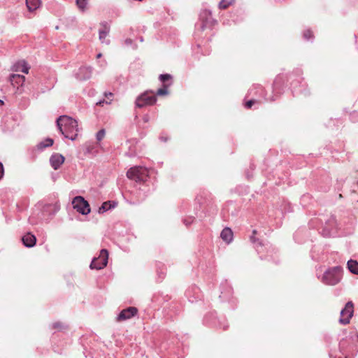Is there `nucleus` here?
I'll list each match as a JSON object with an SVG mask.
<instances>
[{"instance_id": "obj_1", "label": "nucleus", "mask_w": 358, "mask_h": 358, "mask_svg": "<svg viewBox=\"0 0 358 358\" xmlns=\"http://www.w3.org/2000/svg\"><path fill=\"white\" fill-rule=\"evenodd\" d=\"M57 126L61 134L71 141L76 140L78 132V122L67 115H61L57 120Z\"/></svg>"}, {"instance_id": "obj_2", "label": "nucleus", "mask_w": 358, "mask_h": 358, "mask_svg": "<svg viewBox=\"0 0 358 358\" xmlns=\"http://www.w3.org/2000/svg\"><path fill=\"white\" fill-rule=\"evenodd\" d=\"M342 272L341 266L330 268L324 273L321 281L327 285H335L341 281Z\"/></svg>"}, {"instance_id": "obj_3", "label": "nucleus", "mask_w": 358, "mask_h": 358, "mask_svg": "<svg viewBox=\"0 0 358 358\" xmlns=\"http://www.w3.org/2000/svg\"><path fill=\"white\" fill-rule=\"evenodd\" d=\"M127 176L138 182H145L149 176V170L143 166H134L128 170Z\"/></svg>"}, {"instance_id": "obj_4", "label": "nucleus", "mask_w": 358, "mask_h": 358, "mask_svg": "<svg viewBox=\"0 0 358 358\" xmlns=\"http://www.w3.org/2000/svg\"><path fill=\"white\" fill-rule=\"evenodd\" d=\"M108 259V252L106 249H102L100 251L99 256L98 257H94L91 264L90 268L92 269H101L106 266Z\"/></svg>"}, {"instance_id": "obj_5", "label": "nucleus", "mask_w": 358, "mask_h": 358, "mask_svg": "<svg viewBox=\"0 0 358 358\" xmlns=\"http://www.w3.org/2000/svg\"><path fill=\"white\" fill-rule=\"evenodd\" d=\"M72 204L73 208L82 215H87L90 213L89 203L82 196H76L72 201Z\"/></svg>"}, {"instance_id": "obj_6", "label": "nucleus", "mask_w": 358, "mask_h": 358, "mask_svg": "<svg viewBox=\"0 0 358 358\" xmlns=\"http://www.w3.org/2000/svg\"><path fill=\"white\" fill-rule=\"evenodd\" d=\"M354 305L352 301H348L345 307L341 310V317L339 322L342 324H348L350 323V319L353 315Z\"/></svg>"}, {"instance_id": "obj_7", "label": "nucleus", "mask_w": 358, "mask_h": 358, "mask_svg": "<svg viewBox=\"0 0 358 358\" xmlns=\"http://www.w3.org/2000/svg\"><path fill=\"white\" fill-rule=\"evenodd\" d=\"M157 101L155 94H149L148 92H145L138 96L136 100V106L138 108H143L146 106L153 105Z\"/></svg>"}, {"instance_id": "obj_8", "label": "nucleus", "mask_w": 358, "mask_h": 358, "mask_svg": "<svg viewBox=\"0 0 358 358\" xmlns=\"http://www.w3.org/2000/svg\"><path fill=\"white\" fill-rule=\"evenodd\" d=\"M101 26L102 27V29H100L99 31V40L102 43L108 45L110 43V40L106 39V37L110 32V26L106 22H101Z\"/></svg>"}, {"instance_id": "obj_9", "label": "nucleus", "mask_w": 358, "mask_h": 358, "mask_svg": "<svg viewBox=\"0 0 358 358\" xmlns=\"http://www.w3.org/2000/svg\"><path fill=\"white\" fill-rule=\"evenodd\" d=\"M138 313V310L135 307H129L122 310L117 317L118 321L126 320L136 315Z\"/></svg>"}, {"instance_id": "obj_10", "label": "nucleus", "mask_w": 358, "mask_h": 358, "mask_svg": "<svg viewBox=\"0 0 358 358\" xmlns=\"http://www.w3.org/2000/svg\"><path fill=\"white\" fill-rule=\"evenodd\" d=\"M64 157L59 153L53 154L50 158V163L51 166L57 170L64 162Z\"/></svg>"}, {"instance_id": "obj_11", "label": "nucleus", "mask_w": 358, "mask_h": 358, "mask_svg": "<svg viewBox=\"0 0 358 358\" xmlns=\"http://www.w3.org/2000/svg\"><path fill=\"white\" fill-rule=\"evenodd\" d=\"M92 75V68L83 66L80 67L76 73V77L78 79L80 80H87L91 77Z\"/></svg>"}, {"instance_id": "obj_12", "label": "nucleus", "mask_w": 358, "mask_h": 358, "mask_svg": "<svg viewBox=\"0 0 358 358\" xmlns=\"http://www.w3.org/2000/svg\"><path fill=\"white\" fill-rule=\"evenodd\" d=\"M10 82L13 87L17 85V89L19 87H22L25 81V77L19 74H11L9 78Z\"/></svg>"}, {"instance_id": "obj_13", "label": "nucleus", "mask_w": 358, "mask_h": 358, "mask_svg": "<svg viewBox=\"0 0 358 358\" xmlns=\"http://www.w3.org/2000/svg\"><path fill=\"white\" fill-rule=\"evenodd\" d=\"M22 241L23 244L27 248H31L35 245L36 242V238L34 235L31 233H27L22 236Z\"/></svg>"}, {"instance_id": "obj_14", "label": "nucleus", "mask_w": 358, "mask_h": 358, "mask_svg": "<svg viewBox=\"0 0 358 358\" xmlns=\"http://www.w3.org/2000/svg\"><path fill=\"white\" fill-rule=\"evenodd\" d=\"M220 237L227 243H231L233 240V232L231 229L229 227L223 229L220 234Z\"/></svg>"}, {"instance_id": "obj_15", "label": "nucleus", "mask_w": 358, "mask_h": 358, "mask_svg": "<svg viewBox=\"0 0 358 358\" xmlns=\"http://www.w3.org/2000/svg\"><path fill=\"white\" fill-rule=\"evenodd\" d=\"M199 17L200 20L203 21L201 29H203L209 20L211 18V12L209 10L205 9L201 12Z\"/></svg>"}, {"instance_id": "obj_16", "label": "nucleus", "mask_w": 358, "mask_h": 358, "mask_svg": "<svg viewBox=\"0 0 358 358\" xmlns=\"http://www.w3.org/2000/svg\"><path fill=\"white\" fill-rule=\"evenodd\" d=\"M116 206L117 203L115 201H108L103 202L99 208V213H103L111 208H114Z\"/></svg>"}, {"instance_id": "obj_17", "label": "nucleus", "mask_w": 358, "mask_h": 358, "mask_svg": "<svg viewBox=\"0 0 358 358\" xmlns=\"http://www.w3.org/2000/svg\"><path fill=\"white\" fill-rule=\"evenodd\" d=\"M29 66L24 61L19 62L15 66V71H21L25 74L29 73Z\"/></svg>"}, {"instance_id": "obj_18", "label": "nucleus", "mask_w": 358, "mask_h": 358, "mask_svg": "<svg viewBox=\"0 0 358 358\" xmlns=\"http://www.w3.org/2000/svg\"><path fill=\"white\" fill-rule=\"evenodd\" d=\"M40 0H26V5L31 12L36 10L40 6Z\"/></svg>"}, {"instance_id": "obj_19", "label": "nucleus", "mask_w": 358, "mask_h": 358, "mask_svg": "<svg viewBox=\"0 0 358 358\" xmlns=\"http://www.w3.org/2000/svg\"><path fill=\"white\" fill-rule=\"evenodd\" d=\"M347 266L352 273L358 275V262L350 259L348 262Z\"/></svg>"}, {"instance_id": "obj_20", "label": "nucleus", "mask_w": 358, "mask_h": 358, "mask_svg": "<svg viewBox=\"0 0 358 358\" xmlns=\"http://www.w3.org/2000/svg\"><path fill=\"white\" fill-rule=\"evenodd\" d=\"M249 94H259L264 97V89L259 85H254L251 89H250Z\"/></svg>"}, {"instance_id": "obj_21", "label": "nucleus", "mask_w": 358, "mask_h": 358, "mask_svg": "<svg viewBox=\"0 0 358 358\" xmlns=\"http://www.w3.org/2000/svg\"><path fill=\"white\" fill-rule=\"evenodd\" d=\"M76 3L80 11L85 12L87 9V0H76Z\"/></svg>"}, {"instance_id": "obj_22", "label": "nucleus", "mask_w": 358, "mask_h": 358, "mask_svg": "<svg viewBox=\"0 0 358 358\" xmlns=\"http://www.w3.org/2000/svg\"><path fill=\"white\" fill-rule=\"evenodd\" d=\"M53 140L52 138H48L45 141H41L38 144V149H43L47 147H50L53 144Z\"/></svg>"}, {"instance_id": "obj_23", "label": "nucleus", "mask_w": 358, "mask_h": 358, "mask_svg": "<svg viewBox=\"0 0 358 358\" xmlns=\"http://www.w3.org/2000/svg\"><path fill=\"white\" fill-rule=\"evenodd\" d=\"M171 83L169 84H163V87L157 90L156 94L158 96H164L168 94V87L171 85Z\"/></svg>"}, {"instance_id": "obj_24", "label": "nucleus", "mask_w": 358, "mask_h": 358, "mask_svg": "<svg viewBox=\"0 0 358 358\" xmlns=\"http://www.w3.org/2000/svg\"><path fill=\"white\" fill-rule=\"evenodd\" d=\"M235 0H221L219 3V8L220 9H226L230 5H231Z\"/></svg>"}, {"instance_id": "obj_25", "label": "nucleus", "mask_w": 358, "mask_h": 358, "mask_svg": "<svg viewBox=\"0 0 358 358\" xmlns=\"http://www.w3.org/2000/svg\"><path fill=\"white\" fill-rule=\"evenodd\" d=\"M172 76L170 74H161L159 76V80L163 83V84H166V82L171 80Z\"/></svg>"}, {"instance_id": "obj_26", "label": "nucleus", "mask_w": 358, "mask_h": 358, "mask_svg": "<svg viewBox=\"0 0 358 358\" xmlns=\"http://www.w3.org/2000/svg\"><path fill=\"white\" fill-rule=\"evenodd\" d=\"M113 96V94L111 93V92H108V93H105V96L107 99L109 100L108 101H105V100H103V101H99V102L96 103L97 105H102L103 103H110V101H111V97Z\"/></svg>"}, {"instance_id": "obj_27", "label": "nucleus", "mask_w": 358, "mask_h": 358, "mask_svg": "<svg viewBox=\"0 0 358 358\" xmlns=\"http://www.w3.org/2000/svg\"><path fill=\"white\" fill-rule=\"evenodd\" d=\"M105 129H102L99 130L96 134V138L98 141H101L105 136Z\"/></svg>"}, {"instance_id": "obj_28", "label": "nucleus", "mask_w": 358, "mask_h": 358, "mask_svg": "<svg viewBox=\"0 0 358 358\" xmlns=\"http://www.w3.org/2000/svg\"><path fill=\"white\" fill-rule=\"evenodd\" d=\"M52 327L54 329H58V330H61V329H63L65 328V325H64V324H63L61 322H56L52 324Z\"/></svg>"}, {"instance_id": "obj_29", "label": "nucleus", "mask_w": 358, "mask_h": 358, "mask_svg": "<svg viewBox=\"0 0 358 358\" xmlns=\"http://www.w3.org/2000/svg\"><path fill=\"white\" fill-rule=\"evenodd\" d=\"M303 37L306 40H309L313 37V33L310 30L308 29L303 32Z\"/></svg>"}, {"instance_id": "obj_30", "label": "nucleus", "mask_w": 358, "mask_h": 358, "mask_svg": "<svg viewBox=\"0 0 358 358\" xmlns=\"http://www.w3.org/2000/svg\"><path fill=\"white\" fill-rule=\"evenodd\" d=\"M256 233H257V231L253 230V231H252L253 235L256 234ZM250 240L253 243H255L256 242H257L258 245L262 246V243L260 241H259V240H257L254 236H250Z\"/></svg>"}, {"instance_id": "obj_31", "label": "nucleus", "mask_w": 358, "mask_h": 358, "mask_svg": "<svg viewBox=\"0 0 358 358\" xmlns=\"http://www.w3.org/2000/svg\"><path fill=\"white\" fill-rule=\"evenodd\" d=\"M257 102L256 100L255 99H251V100H249L248 101H247L245 104V108H250L252 107V106L255 103Z\"/></svg>"}, {"instance_id": "obj_32", "label": "nucleus", "mask_w": 358, "mask_h": 358, "mask_svg": "<svg viewBox=\"0 0 358 358\" xmlns=\"http://www.w3.org/2000/svg\"><path fill=\"white\" fill-rule=\"evenodd\" d=\"M3 176V166L1 162H0V180Z\"/></svg>"}, {"instance_id": "obj_33", "label": "nucleus", "mask_w": 358, "mask_h": 358, "mask_svg": "<svg viewBox=\"0 0 358 358\" xmlns=\"http://www.w3.org/2000/svg\"><path fill=\"white\" fill-rule=\"evenodd\" d=\"M124 43L127 45H130L132 44V40L130 39V38H127V39L125 40Z\"/></svg>"}, {"instance_id": "obj_34", "label": "nucleus", "mask_w": 358, "mask_h": 358, "mask_svg": "<svg viewBox=\"0 0 358 358\" xmlns=\"http://www.w3.org/2000/svg\"><path fill=\"white\" fill-rule=\"evenodd\" d=\"M193 222V220H191L189 221H187V220H184V224L186 225V226H188L189 224H190L192 222Z\"/></svg>"}, {"instance_id": "obj_35", "label": "nucleus", "mask_w": 358, "mask_h": 358, "mask_svg": "<svg viewBox=\"0 0 358 358\" xmlns=\"http://www.w3.org/2000/svg\"><path fill=\"white\" fill-rule=\"evenodd\" d=\"M354 116L357 117V116H358V115H357V113H353V114H352V117H354Z\"/></svg>"}, {"instance_id": "obj_36", "label": "nucleus", "mask_w": 358, "mask_h": 358, "mask_svg": "<svg viewBox=\"0 0 358 358\" xmlns=\"http://www.w3.org/2000/svg\"><path fill=\"white\" fill-rule=\"evenodd\" d=\"M160 138H161L162 141H166V138H165L161 137Z\"/></svg>"}, {"instance_id": "obj_37", "label": "nucleus", "mask_w": 358, "mask_h": 358, "mask_svg": "<svg viewBox=\"0 0 358 358\" xmlns=\"http://www.w3.org/2000/svg\"><path fill=\"white\" fill-rule=\"evenodd\" d=\"M160 138H161L162 141H166V138H165L161 137Z\"/></svg>"}, {"instance_id": "obj_38", "label": "nucleus", "mask_w": 358, "mask_h": 358, "mask_svg": "<svg viewBox=\"0 0 358 358\" xmlns=\"http://www.w3.org/2000/svg\"><path fill=\"white\" fill-rule=\"evenodd\" d=\"M101 57V53H99V54L97 55V58H99V57Z\"/></svg>"}, {"instance_id": "obj_39", "label": "nucleus", "mask_w": 358, "mask_h": 358, "mask_svg": "<svg viewBox=\"0 0 358 358\" xmlns=\"http://www.w3.org/2000/svg\"><path fill=\"white\" fill-rule=\"evenodd\" d=\"M3 101L2 100L0 99V106L3 105Z\"/></svg>"}, {"instance_id": "obj_40", "label": "nucleus", "mask_w": 358, "mask_h": 358, "mask_svg": "<svg viewBox=\"0 0 358 358\" xmlns=\"http://www.w3.org/2000/svg\"><path fill=\"white\" fill-rule=\"evenodd\" d=\"M140 41H143V38H142V37L140 38Z\"/></svg>"}, {"instance_id": "obj_41", "label": "nucleus", "mask_w": 358, "mask_h": 358, "mask_svg": "<svg viewBox=\"0 0 358 358\" xmlns=\"http://www.w3.org/2000/svg\"><path fill=\"white\" fill-rule=\"evenodd\" d=\"M345 358H347V357H345Z\"/></svg>"}]
</instances>
